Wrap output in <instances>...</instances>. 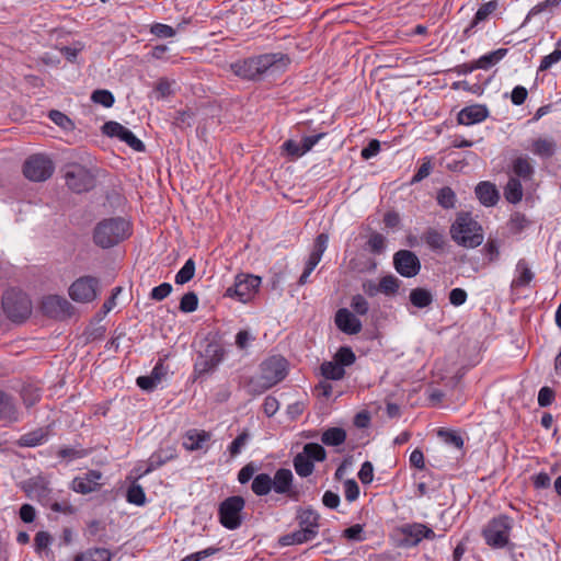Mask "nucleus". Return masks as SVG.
<instances>
[{
    "instance_id": "f257e3e1",
    "label": "nucleus",
    "mask_w": 561,
    "mask_h": 561,
    "mask_svg": "<svg viewBox=\"0 0 561 561\" xmlns=\"http://www.w3.org/2000/svg\"><path fill=\"white\" fill-rule=\"evenodd\" d=\"M449 233L456 244L466 249H476L484 240L482 226L467 211H460L456 215Z\"/></svg>"
},
{
    "instance_id": "f03ea898",
    "label": "nucleus",
    "mask_w": 561,
    "mask_h": 561,
    "mask_svg": "<svg viewBox=\"0 0 561 561\" xmlns=\"http://www.w3.org/2000/svg\"><path fill=\"white\" fill-rule=\"evenodd\" d=\"M130 234L129 222L121 217L107 218L100 221L93 232L96 245L108 249L122 242Z\"/></svg>"
},
{
    "instance_id": "7ed1b4c3",
    "label": "nucleus",
    "mask_w": 561,
    "mask_h": 561,
    "mask_svg": "<svg viewBox=\"0 0 561 561\" xmlns=\"http://www.w3.org/2000/svg\"><path fill=\"white\" fill-rule=\"evenodd\" d=\"M513 523V519L504 514L493 517L482 530L486 545L493 549H503L510 546Z\"/></svg>"
},
{
    "instance_id": "20e7f679",
    "label": "nucleus",
    "mask_w": 561,
    "mask_h": 561,
    "mask_svg": "<svg viewBox=\"0 0 561 561\" xmlns=\"http://www.w3.org/2000/svg\"><path fill=\"white\" fill-rule=\"evenodd\" d=\"M2 309L11 321L23 322L32 313V302L26 294L12 288L3 294Z\"/></svg>"
},
{
    "instance_id": "39448f33",
    "label": "nucleus",
    "mask_w": 561,
    "mask_h": 561,
    "mask_svg": "<svg viewBox=\"0 0 561 561\" xmlns=\"http://www.w3.org/2000/svg\"><path fill=\"white\" fill-rule=\"evenodd\" d=\"M287 375V360L282 356H271L261 364L260 387L266 390L282 381Z\"/></svg>"
},
{
    "instance_id": "423d86ee",
    "label": "nucleus",
    "mask_w": 561,
    "mask_h": 561,
    "mask_svg": "<svg viewBox=\"0 0 561 561\" xmlns=\"http://www.w3.org/2000/svg\"><path fill=\"white\" fill-rule=\"evenodd\" d=\"M245 501L240 495H233L222 501L218 508L220 524L230 530L237 529L242 524L241 512Z\"/></svg>"
},
{
    "instance_id": "0eeeda50",
    "label": "nucleus",
    "mask_w": 561,
    "mask_h": 561,
    "mask_svg": "<svg viewBox=\"0 0 561 561\" xmlns=\"http://www.w3.org/2000/svg\"><path fill=\"white\" fill-rule=\"evenodd\" d=\"M65 180L67 186L76 193L88 192L94 187L95 183L92 172L79 163H71L66 167Z\"/></svg>"
},
{
    "instance_id": "6e6552de",
    "label": "nucleus",
    "mask_w": 561,
    "mask_h": 561,
    "mask_svg": "<svg viewBox=\"0 0 561 561\" xmlns=\"http://www.w3.org/2000/svg\"><path fill=\"white\" fill-rule=\"evenodd\" d=\"M290 66V58L288 55L283 53H268L259 56H253L244 60V70H279L280 68H287Z\"/></svg>"
},
{
    "instance_id": "1a4fd4ad",
    "label": "nucleus",
    "mask_w": 561,
    "mask_h": 561,
    "mask_svg": "<svg viewBox=\"0 0 561 561\" xmlns=\"http://www.w3.org/2000/svg\"><path fill=\"white\" fill-rule=\"evenodd\" d=\"M54 172L53 161L43 154H34L30 157L24 165V175L34 182H43L49 179Z\"/></svg>"
},
{
    "instance_id": "9d476101",
    "label": "nucleus",
    "mask_w": 561,
    "mask_h": 561,
    "mask_svg": "<svg viewBox=\"0 0 561 561\" xmlns=\"http://www.w3.org/2000/svg\"><path fill=\"white\" fill-rule=\"evenodd\" d=\"M99 279L93 276H82L69 287V296L77 302H90L98 296Z\"/></svg>"
},
{
    "instance_id": "9b49d317",
    "label": "nucleus",
    "mask_w": 561,
    "mask_h": 561,
    "mask_svg": "<svg viewBox=\"0 0 561 561\" xmlns=\"http://www.w3.org/2000/svg\"><path fill=\"white\" fill-rule=\"evenodd\" d=\"M273 491L291 501H299L301 493L294 484V474L290 469L279 468L272 477Z\"/></svg>"
},
{
    "instance_id": "f8f14e48",
    "label": "nucleus",
    "mask_w": 561,
    "mask_h": 561,
    "mask_svg": "<svg viewBox=\"0 0 561 561\" xmlns=\"http://www.w3.org/2000/svg\"><path fill=\"white\" fill-rule=\"evenodd\" d=\"M261 278L254 275L237 276L234 285L229 287L226 295L236 297L241 302H248L260 287Z\"/></svg>"
},
{
    "instance_id": "ddd939ff",
    "label": "nucleus",
    "mask_w": 561,
    "mask_h": 561,
    "mask_svg": "<svg viewBox=\"0 0 561 561\" xmlns=\"http://www.w3.org/2000/svg\"><path fill=\"white\" fill-rule=\"evenodd\" d=\"M225 350L217 343L207 344L204 353L199 354L195 363V371L198 375L213 371L224 359Z\"/></svg>"
},
{
    "instance_id": "4468645a",
    "label": "nucleus",
    "mask_w": 561,
    "mask_h": 561,
    "mask_svg": "<svg viewBox=\"0 0 561 561\" xmlns=\"http://www.w3.org/2000/svg\"><path fill=\"white\" fill-rule=\"evenodd\" d=\"M393 266L401 276L411 278L420 273L421 261L414 252L399 250L393 255Z\"/></svg>"
},
{
    "instance_id": "2eb2a0df",
    "label": "nucleus",
    "mask_w": 561,
    "mask_h": 561,
    "mask_svg": "<svg viewBox=\"0 0 561 561\" xmlns=\"http://www.w3.org/2000/svg\"><path fill=\"white\" fill-rule=\"evenodd\" d=\"M102 131L108 137H116L127 144L133 150L144 152L146 147L144 142L137 138L133 131L123 126L122 124L110 121L102 126Z\"/></svg>"
},
{
    "instance_id": "dca6fc26",
    "label": "nucleus",
    "mask_w": 561,
    "mask_h": 561,
    "mask_svg": "<svg viewBox=\"0 0 561 561\" xmlns=\"http://www.w3.org/2000/svg\"><path fill=\"white\" fill-rule=\"evenodd\" d=\"M42 311L55 319H66L73 312V306L62 296L48 295L42 299Z\"/></svg>"
},
{
    "instance_id": "f3484780",
    "label": "nucleus",
    "mask_w": 561,
    "mask_h": 561,
    "mask_svg": "<svg viewBox=\"0 0 561 561\" xmlns=\"http://www.w3.org/2000/svg\"><path fill=\"white\" fill-rule=\"evenodd\" d=\"M329 236L327 233H320L317 236L313 248L307 260L305 270L298 279L299 285H306L310 274L313 272L316 266L320 263L323 253L328 248Z\"/></svg>"
},
{
    "instance_id": "a211bd4d",
    "label": "nucleus",
    "mask_w": 561,
    "mask_h": 561,
    "mask_svg": "<svg viewBox=\"0 0 561 561\" xmlns=\"http://www.w3.org/2000/svg\"><path fill=\"white\" fill-rule=\"evenodd\" d=\"M103 473L99 470H89L85 473L76 477L70 484V489L79 494H90L99 491L102 485Z\"/></svg>"
},
{
    "instance_id": "6ab92c4d",
    "label": "nucleus",
    "mask_w": 561,
    "mask_h": 561,
    "mask_svg": "<svg viewBox=\"0 0 561 561\" xmlns=\"http://www.w3.org/2000/svg\"><path fill=\"white\" fill-rule=\"evenodd\" d=\"M400 533L407 547H415L423 539L433 540L436 537L432 528L421 523L405 524L400 528Z\"/></svg>"
},
{
    "instance_id": "aec40b11",
    "label": "nucleus",
    "mask_w": 561,
    "mask_h": 561,
    "mask_svg": "<svg viewBox=\"0 0 561 561\" xmlns=\"http://www.w3.org/2000/svg\"><path fill=\"white\" fill-rule=\"evenodd\" d=\"M322 136L323 134L307 136L300 142L289 139L283 144L282 148L286 151L287 156L297 159L310 151Z\"/></svg>"
},
{
    "instance_id": "412c9836",
    "label": "nucleus",
    "mask_w": 561,
    "mask_h": 561,
    "mask_svg": "<svg viewBox=\"0 0 561 561\" xmlns=\"http://www.w3.org/2000/svg\"><path fill=\"white\" fill-rule=\"evenodd\" d=\"M299 528L310 531L309 535L316 538L319 534L320 515L311 507L298 508L296 514Z\"/></svg>"
},
{
    "instance_id": "4be33fe9",
    "label": "nucleus",
    "mask_w": 561,
    "mask_h": 561,
    "mask_svg": "<svg viewBox=\"0 0 561 561\" xmlns=\"http://www.w3.org/2000/svg\"><path fill=\"white\" fill-rule=\"evenodd\" d=\"M335 324L346 334H357L362 331V322L348 309H339L335 313Z\"/></svg>"
},
{
    "instance_id": "5701e85b",
    "label": "nucleus",
    "mask_w": 561,
    "mask_h": 561,
    "mask_svg": "<svg viewBox=\"0 0 561 561\" xmlns=\"http://www.w3.org/2000/svg\"><path fill=\"white\" fill-rule=\"evenodd\" d=\"M489 115L484 105L474 104L463 107L457 115V121L461 125H473L483 122Z\"/></svg>"
},
{
    "instance_id": "b1692460",
    "label": "nucleus",
    "mask_w": 561,
    "mask_h": 561,
    "mask_svg": "<svg viewBox=\"0 0 561 561\" xmlns=\"http://www.w3.org/2000/svg\"><path fill=\"white\" fill-rule=\"evenodd\" d=\"M507 54L506 48H499L496 50L490 51L483 56H481L478 60L470 65H463L461 70H478V69H489L494 67L505 55ZM454 70H460L459 67Z\"/></svg>"
},
{
    "instance_id": "393cba45",
    "label": "nucleus",
    "mask_w": 561,
    "mask_h": 561,
    "mask_svg": "<svg viewBox=\"0 0 561 561\" xmlns=\"http://www.w3.org/2000/svg\"><path fill=\"white\" fill-rule=\"evenodd\" d=\"M474 193L480 203L486 207L494 206L500 199V194L495 184L489 181L480 182L476 186Z\"/></svg>"
},
{
    "instance_id": "a878e982",
    "label": "nucleus",
    "mask_w": 561,
    "mask_h": 561,
    "mask_svg": "<svg viewBox=\"0 0 561 561\" xmlns=\"http://www.w3.org/2000/svg\"><path fill=\"white\" fill-rule=\"evenodd\" d=\"M534 277L535 274L529 263L525 259H520L516 263L515 277L512 280L511 287L514 289L525 288L531 283Z\"/></svg>"
},
{
    "instance_id": "bb28decb",
    "label": "nucleus",
    "mask_w": 561,
    "mask_h": 561,
    "mask_svg": "<svg viewBox=\"0 0 561 561\" xmlns=\"http://www.w3.org/2000/svg\"><path fill=\"white\" fill-rule=\"evenodd\" d=\"M499 7L496 0H491L483 3L476 12L470 24L463 30V36L470 37L474 33V28L483 21H485Z\"/></svg>"
},
{
    "instance_id": "cd10ccee",
    "label": "nucleus",
    "mask_w": 561,
    "mask_h": 561,
    "mask_svg": "<svg viewBox=\"0 0 561 561\" xmlns=\"http://www.w3.org/2000/svg\"><path fill=\"white\" fill-rule=\"evenodd\" d=\"M49 437V426L39 427L20 436L16 442L19 447H37L43 445Z\"/></svg>"
},
{
    "instance_id": "c85d7f7f",
    "label": "nucleus",
    "mask_w": 561,
    "mask_h": 561,
    "mask_svg": "<svg viewBox=\"0 0 561 561\" xmlns=\"http://www.w3.org/2000/svg\"><path fill=\"white\" fill-rule=\"evenodd\" d=\"M210 439V434L206 431L190 430L185 433L183 446L190 451L202 449L204 444Z\"/></svg>"
},
{
    "instance_id": "c756f323",
    "label": "nucleus",
    "mask_w": 561,
    "mask_h": 561,
    "mask_svg": "<svg viewBox=\"0 0 561 561\" xmlns=\"http://www.w3.org/2000/svg\"><path fill=\"white\" fill-rule=\"evenodd\" d=\"M0 421L9 423L19 421V412L12 397L0 390Z\"/></svg>"
},
{
    "instance_id": "7c9ffc66",
    "label": "nucleus",
    "mask_w": 561,
    "mask_h": 561,
    "mask_svg": "<svg viewBox=\"0 0 561 561\" xmlns=\"http://www.w3.org/2000/svg\"><path fill=\"white\" fill-rule=\"evenodd\" d=\"M176 457V450L174 447L160 448L156 453H153L149 458V465L146 472H150L152 470L158 469L163 466L165 462L174 459Z\"/></svg>"
},
{
    "instance_id": "2f4dec72",
    "label": "nucleus",
    "mask_w": 561,
    "mask_h": 561,
    "mask_svg": "<svg viewBox=\"0 0 561 561\" xmlns=\"http://www.w3.org/2000/svg\"><path fill=\"white\" fill-rule=\"evenodd\" d=\"M535 170L528 159L518 157L513 161L512 175L520 179L524 182L530 181L534 176Z\"/></svg>"
},
{
    "instance_id": "473e14b6",
    "label": "nucleus",
    "mask_w": 561,
    "mask_h": 561,
    "mask_svg": "<svg viewBox=\"0 0 561 561\" xmlns=\"http://www.w3.org/2000/svg\"><path fill=\"white\" fill-rule=\"evenodd\" d=\"M501 240L495 237H489L486 242L481 249V253L484 259V265L495 263L500 260Z\"/></svg>"
},
{
    "instance_id": "72a5a7b5",
    "label": "nucleus",
    "mask_w": 561,
    "mask_h": 561,
    "mask_svg": "<svg viewBox=\"0 0 561 561\" xmlns=\"http://www.w3.org/2000/svg\"><path fill=\"white\" fill-rule=\"evenodd\" d=\"M409 299L410 302L419 309L427 308L434 301L433 294L428 289L423 287L413 288L410 291Z\"/></svg>"
},
{
    "instance_id": "f704fd0d",
    "label": "nucleus",
    "mask_w": 561,
    "mask_h": 561,
    "mask_svg": "<svg viewBox=\"0 0 561 561\" xmlns=\"http://www.w3.org/2000/svg\"><path fill=\"white\" fill-rule=\"evenodd\" d=\"M522 180L516 176H510L507 184L504 187V197L511 204H517L523 198V184Z\"/></svg>"
},
{
    "instance_id": "c9c22d12",
    "label": "nucleus",
    "mask_w": 561,
    "mask_h": 561,
    "mask_svg": "<svg viewBox=\"0 0 561 561\" xmlns=\"http://www.w3.org/2000/svg\"><path fill=\"white\" fill-rule=\"evenodd\" d=\"M309 533L310 531H306L299 528L293 533L280 536L278 543L282 547L306 543L314 539L309 535Z\"/></svg>"
},
{
    "instance_id": "e433bc0d",
    "label": "nucleus",
    "mask_w": 561,
    "mask_h": 561,
    "mask_svg": "<svg viewBox=\"0 0 561 561\" xmlns=\"http://www.w3.org/2000/svg\"><path fill=\"white\" fill-rule=\"evenodd\" d=\"M251 489L257 496L267 495L273 491L272 477L268 473H259L252 480Z\"/></svg>"
},
{
    "instance_id": "4c0bfd02",
    "label": "nucleus",
    "mask_w": 561,
    "mask_h": 561,
    "mask_svg": "<svg viewBox=\"0 0 561 561\" xmlns=\"http://www.w3.org/2000/svg\"><path fill=\"white\" fill-rule=\"evenodd\" d=\"M296 473L301 478H307L312 474L314 470L313 461L301 453L297 454L293 460Z\"/></svg>"
},
{
    "instance_id": "58836bf2",
    "label": "nucleus",
    "mask_w": 561,
    "mask_h": 561,
    "mask_svg": "<svg viewBox=\"0 0 561 561\" xmlns=\"http://www.w3.org/2000/svg\"><path fill=\"white\" fill-rule=\"evenodd\" d=\"M346 439V432L341 427H330L322 433L321 440L327 446H340Z\"/></svg>"
},
{
    "instance_id": "ea45409f",
    "label": "nucleus",
    "mask_w": 561,
    "mask_h": 561,
    "mask_svg": "<svg viewBox=\"0 0 561 561\" xmlns=\"http://www.w3.org/2000/svg\"><path fill=\"white\" fill-rule=\"evenodd\" d=\"M322 376L328 380H341L345 376V369L335 360L323 362L320 366Z\"/></svg>"
},
{
    "instance_id": "a19ab883",
    "label": "nucleus",
    "mask_w": 561,
    "mask_h": 561,
    "mask_svg": "<svg viewBox=\"0 0 561 561\" xmlns=\"http://www.w3.org/2000/svg\"><path fill=\"white\" fill-rule=\"evenodd\" d=\"M41 397V388L33 383H26L21 389V398L26 408H31L36 404Z\"/></svg>"
},
{
    "instance_id": "79ce46f5",
    "label": "nucleus",
    "mask_w": 561,
    "mask_h": 561,
    "mask_svg": "<svg viewBox=\"0 0 561 561\" xmlns=\"http://www.w3.org/2000/svg\"><path fill=\"white\" fill-rule=\"evenodd\" d=\"M111 552L105 548L89 549L76 557L75 561H111Z\"/></svg>"
},
{
    "instance_id": "37998d69",
    "label": "nucleus",
    "mask_w": 561,
    "mask_h": 561,
    "mask_svg": "<svg viewBox=\"0 0 561 561\" xmlns=\"http://www.w3.org/2000/svg\"><path fill=\"white\" fill-rule=\"evenodd\" d=\"M422 239L432 250H443L446 241L445 237L442 232L436 229L430 228L424 233Z\"/></svg>"
},
{
    "instance_id": "c03bdc74",
    "label": "nucleus",
    "mask_w": 561,
    "mask_h": 561,
    "mask_svg": "<svg viewBox=\"0 0 561 561\" xmlns=\"http://www.w3.org/2000/svg\"><path fill=\"white\" fill-rule=\"evenodd\" d=\"M342 368L353 365L356 360V355L350 346H341L333 356Z\"/></svg>"
},
{
    "instance_id": "a18cd8bd",
    "label": "nucleus",
    "mask_w": 561,
    "mask_h": 561,
    "mask_svg": "<svg viewBox=\"0 0 561 561\" xmlns=\"http://www.w3.org/2000/svg\"><path fill=\"white\" fill-rule=\"evenodd\" d=\"M436 199L440 207L451 209L456 205L457 197L451 187L444 186L437 192Z\"/></svg>"
},
{
    "instance_id": "49530a36",
    "label": "nucleus",
    "mask_w": 561,
    "mask_h": 561,
    "mask_svg": "<svg viewBox=\"0 0 561 561\" xmlns=\"http://www.w3.org/2000/svg\"><path fill=\"white\" fill-rule=\"evenodd\" d=\"M400 279L394 275H387L380 278L379 280V289L386 296H393L398 293L400 288Z\"/></svg>"
},
{
    "instance_id": "de8ad7c7",
    "label": "nucleus",
    "mask_w": 561,
    "mask_h": 561,
    "mask_svg": "<svg viewBox=\"0 0 561 561\" xmlns=\"http://www.w3.org/2000/svg\"><path fill=\"white\" fill-rule=\"evenodd\" d=\"M531 150L541 158H550L554 153V144L547 139H536L533 142Z\"/></svg>"
},
{
    "instance_id": "09e8293b",
    "label": "nucleus",
    "mask_w": 561,
    "mask_h": 561,
    "mask_svg": "<svg viewBox=\"0 0 561 561\" xmlns=\"http://www.w3.org/2000/svg\"><path fill=\"white\" fill-rule=\"evenodd\" d=\"M126 500L130 504L142 506L146 503V494L140 484L133 483L126 493Z\"/></svg>"
},
{
    "instance_id": "8fccbe9b",
    "label": "nucleus",
    "mask_w": 561,
    "mask_h": 561,
    "mask_svg": "<svg viewBox=\"0 0 561 561\" xmlns=\"http://www.w3.org/2000/svg\"><path fill=\"white\" fill-rule=\"evenodd\" d=\"M174 85L175 81H171L168 78H161L158 81L152 94L157 100L168 98L173 94Z\"/></svg>"
},
{
    "instance_id": "3c124183",
    "label": "nucleus",
    "mask_w": 561,
    "mask_h": 561,
    "mask_svg": "<svg viewBox=\"0 0 561 561\" xmlns=\"http://www.w3.org/2000/svg\"><path fill=\"white\" fill-rule=\"evenodd\" d=\"M195 274V262L193 259H188L181 270L175 275V283L179 285H183L190 282Z\"/></svg>"
},
{
    "instance_id": "603ef678",
    "label": "nucleus",
    "mask_w": 561,
    "mask_h": 561,
    "mask_svg": "<svg viewBox=\"0 0 561 561\" xmlns=\"http://www.w3.org/2000/svg\"><path fill=\"white\" fill-rule=\"evenodd\" d=\"M301 454L312 461H323L327 457L325 449L317 443L306 444Z\"/></svg>"
},
{
    "instance_id": "864d4df0",
    "label": "nucleus",
    "mask_w": 561,
    "mask_h": 561,
    "mask_svg": "<svg viewBox=\"0 0 561 561\" xmlns=\"http://www.w3.org/2000/svg\"><path fill=\"white\" fill-rule=\"evenodd\" d=\"M195 118V113L191 108L182 110L176 113L173 124L181 128H188L192 126Z\"/></svg>"
},
{
    "instance_id": "5fc2aeb1",
    "label": "nucleus",
    "mask_w": 561,
    "mask_h": 561,
    "mask_svg": "<svg viewBox=\"0 0 561 561\" xmlns=\"http://www.w3.org/2000/svg\"><path fill=\"white\" fill-rule=\"evenodd\" d=\"M561 59V39L556 44V48L552 53L545 56L537 70H548L551 66L557 64Z\"/></svg>"
},
{
    "instance_id": "6e6d98bb",
    "label": "nucleus",
    "mask_w": 561,
    "mask_h": 561,
    "mask_svg": "<svg viewBox=\"0 0 561 561\" xmlns=\"http://www.w3.org/2000/svg\"><path fill=\"white\" fill-rule=\"evenodd\" d=\"M198 307V297L194 291H188L183 295L180 301V310L182 312L188 313L193 312Z\"/></svg>"
},
{
    "instance_id": "4d7b16f0",
    "label": "nucleus",
    "mask_w": 561,
    "mask_h": 561,
    "mask_svg": "<svg viewBox=\"0 0 561 561\" xmlns=\"http://www.w3.org/2000/svg\"><path fill=\"white\" fill-rule=\"evenodd\" d=\"M48 117L59 127H61L62 129L65 130H71L73 129L75 125L72 123V121L67 116L65 115L64 113L57 111V110H51L48 114Z\"/></svg>"
},
{
    "instance_id": "13d9d810",
    "label": "nucleus",
    "mask_w": 561,
    "mask_h": 561,
    "mask_svg": "<svg viewBox=\"0 0 561 561\" xmlns=\"http://www.w3.org/2000/svg\"><path fill=\"white\" fill-rule=\"evenodd\" d=\"M91 100L104 107H111L114 104V96L108 90H95L91 95Z\"/></svg>"
},
{
    "instance_id": "bf43d9fd",
    "label": "nucleus",
    "mask_w": 561,
    "mask_h": 561,
    "mask_svg": "<svg viewBox=\"0 0 561 561\" xmlns=\"http://www.w3.org/2000/svg\"><path fill=\"white\" fill-rule=\"evenodd\" d=\"M249 438V433L244 431L232 440V443L229 446V453L231 457H236L241 453L242 448L247 445Z\"/></svg>"
},
{
    "instance_id": "052dcab7",
    "label": "nucleus",
    "mask_w": 561,
    "mask_h": 561,
    "mask_svg": "<svg viewBox=\"0 0 561 561\" xmlns=\"http://www.w3.org/2000/svg\"><path fill=\"white\" fill-rule=\"evenodd\" d=\"M351 308L356 314L365 316L369 310V304L364 296L357 294L352 297Z\"/></svg>"
},
{
    "instance_id": "680f3d73",
    "label": "nucleus",
    "mask_w": 561,
    "mask_h": 561,
    "mask_svg": "<svg viewBox=\"0 0 561 561\" xmlns=\"http://www.w3.org/2000/svg\"><path fill=\"white\" fill-rule=\"evenodd\" d=\"M367 244L373 253L379 254L386 248V239L381 233L374 232L370 234Z\"/></svg>"
},
{
    "instance_id": "e2e57ef3",
    "label": "nucleus",
    "mask_w": 561,
    "mask_h": 561,
    "mask_svg": "<svg viewBox=\"0 0 561 561\" xmlns=\"http://www.w3.org/2000/svg\"><path fill=\"white\" fill-rule=\"evenodd\" d=\"M151 33L160 38L172 37L176 34L175 30L167 24L156 23L150 28Z\"/></svg>"
},
{
    "instance_id": "0e129e2a",
    "label": "nucleus",
    "mask_w": 561,
    "mask_h": 561,
    "mask_svg": "<svg viewBox=\"0 0 561 561\" xmlns=\"http://www.w3.org/2000/svg\"><path fill=\"white\" fill-rule=\"evenodd\" d=\"M438 435L447 443V444H450L453 446H455L456 448H461L463 446V439L461 438V436H459L458 434H456L455 432L453 431H448V430H439L438 431Z\"/></svg>"
},
{
    "instance_id": "69168bd1",
    "label": "nucleus",
    "mask_w": 561,
    "mask_h": 561,
    "mask_svg": "<svg viewBox=\"0 0 561 561\" xmlns=\"http://www.w3.org/2000/svg\"><path fill=\"white\" fill-rule=\"evenodd\" d=\"M253 341L255 335L249 330H240L236 335V345L239 350H245Z\"/></svg>"
},
{
    "instance_id": "338daca9",
    "label": "nucleus",
    "mask_w": 561,
    "mask_h": 561,
    "mask_svg": "<svg viewBox=\"0 0 561 561\" xmlns=\"http://www.w3.org/2000/svg\"><path fill=\"white\" fill-rule=\"evenodd\" d=\"M172 291V286L169 283H162L159 286L152 288L150 298L156 301H161L167 298Z\"/></svg>"
},
{
    "instance_id": "774afa93",
    "label": "nucleus",
    "mask_w": 561,
    "mask_h": 561,
    "mask_svg": "<svg viewBox=\"0 0 561 561\" xmlns=\"http://www.w3.org/2000/svg\"><path fill=\"white\" fill-rule=\"evenodd\" d=\"M344 495L346 501L354 502L359 495V486L353 479H348L344 482Z\"/></svg>"
}]
</instances>
